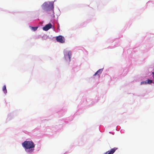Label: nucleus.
Here are the masks:
<instances>
[{
	"label": "nucleus",
	"instance_id": "nucleus-1",
	"mask_svg": "<svg viewBox=\"0 0 154 154\" xmlns=\"http://www.w3.org/2000/svg\"><path fill=\"white\" fill-rule=\"evenodd\" d=\"M22 146L25 148L26 151L28 153L32 152L35 147L34 143L32 141H25L22 143Z\"/></svg>",
	"mask_w": 154,
	"mask_h": 154
},
{
	"label": "nucleus",
	"instance_id": "nucleus-2",
	"mask_svg": "<svg viewBox=\"0 0 154 154\" xmlns=\"http://www.w3.org/2000/svg\"><path fill=\"white\" fill-rule=\"evenodd\" d=\"M54 3L52 2H45L42 5V8L47 10H53L54 8Z\"/></svg>",
	"mask_w": 154,
	"mask_h": 154
},
{
	"label": "nucleus",
	"instance_id": "nucleus-3",
	"mask_svg": "<svg viewBox=\"0 0 154 154\" xmlns=\"http://www.w3.org/2000/svg\"><path fill=\"white\" fill-rule=\"evenodd\" d=\"M56 40L58 42L62 43L65 42V38L61 35H59L58 36H57L56 37Z\"/></svg>",
	"mask_w": 154,
	"mask_h": 154
},
{
	"label": "nucleus",
	"instance_id": "nucleus-4",
	"mask_svg": "<svg viewBox=\"0 0 154 154\" xmlns=\"http://www.w3.org/2000/svg\"><path fill=\"white\" fill-rule=\"evenodd\" d=\"M118 149V148L114 147L113 148L111 149L110 151H107L104 154H113Z\"/></svg>",
	"mask_w": 154,
	"mask_h": 154
},
{
	"label": "nucleus",
	"instance_id": "nucleus-5",
	"mask_svg": "<svg viewBox=\"0 0 154 154\" xmlns=\"http://www.w3.org/2000/svg\"><path fill=\"white\" fill-rule=\"evenodd\" d=\"M52 26V24L50 23H48V24L46 25L43 28V30L45 31H47L49 29H51Z\"/></svg>",
	"mask_w": 154,
	"mask_h": 154
},
{
	"label": "nucleus",
	"instance_id": "nucleus-6",
	"mask_svg": "<svg viewBox=\"0 0 154 154\" xmlns=\"http://www.w3.org/2000/svg\"><path fill=\"white\" fill-rule=\"evenodd\" d=\"M102 71L103 69H99L96 72H95V73L94 75L93 76H94L97 74H98V75H99V77H100V76L99 75V74H100L102 73Z\"/></svg>",
	"mask_w": 154,
	"mask_h": 154
},
{
	"label": "nucleus",
	"instance_id": "nucleus-7",
	"mask_svg": "<svg viewBox=\"0 0 154 154\" xmlns=\"http://www.w3.org/2000/svg\"><path fill=\"white\" fill-rule=\"evenodd\" d=\"M72 55L70 51H69L68 53V56L69 58V62H70L71 60V56Z\"/></svg>",
	"mask_w": 154,
	"mask_h": 154
},
{
	"label": "nucleus",
	"instance_id": "nucleus-8",
	"mask_svg": "<svg viewBox=\"0 0 154 154\" xmlns=\"http://www.w3.org/2000/svg\"><path fill=\"white\" fill-rule=\"evenodd\" d=\"M2 90L3 91L4 93L6 94L7 93V91L6 88V86L5 85H4L2 88Z\"/></svg>",
	"mask_w": 154,
	"mask_h": 154
},
{
	"label": "nucleus",
	"instance_id": "nucleus-9",
	"mask_svg": "<svg viewBox=\"0 0 154 154\" xmlns=\"http://www.w3.org/2000/svg\"><path fill=\"white\" fill-rule=\"evenodd\" d=\"M30 27L31 28V29L34 31H36L38 28V26L33 27L30 26Z\"/></svg>",
	"mask_w": 154,
	"mask_h": 154
},
{
	"label": "nucleus",
	"instance_id": "nucleus-10",
	"mask_svg": "<svg viewBox=\"0 0 154 154\" xmlns=\"http://www.w3.org/2000/svg\"><path fill=\"white\" fill-rule=\"evenodd\" d=\"M152 82V81L151 80L148 79L147 83L150 84Z\"/></svg>",
	"mask_w": 154,
	"mask_h": 154
},
{
	"label": "nucleus",
	"instance_id": "nucleus-11",
	"mask_svg": "<svg viewBox=\"0 0 154 154\" xmlns=\"http://www.w3.org/2000/svg\"><path fill=\"white\" fill-rule=\"evenodd\" d=\"M147 83L146 82H142L141 83V84H146Z\"/></svg>",
	"mask_w": 154,
	"mask_h": 154
}]
</instances>
